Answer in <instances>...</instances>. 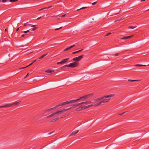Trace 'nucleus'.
Returning a JSON list of instances; mask_svg holds the SVG:
<instances>
[{"mask_svg":"<svg viewBox=\"0 0 149 149\" xmlns=\"http://www.w3.org/2000/svg\"><path fill=\"white\" fill-rule=\"evenodd\" d=\"M59 117H58V118H54V119H53L52 120V122H54V121H57V120H59Z\"/></svg>","mask_w":149,"mask_h":149,"instance_id":"412c9836","label":"nucleus"},{"mask_svg":"<svg viewBox=\"0 0 149 149\" xmlns=\"http://www.w3.org/2000/svg\"><path fill=\"white\" fill-rule=\"evenodd\" d=\"M83 97H84V96L82 97H80L79 98L75 100V102L77 101L80 100H81L82 101H84L86 100H87V98Z\"/></svg>","mask_w":149,"mask_h":149,"instance_id":"9b49d317","label":"nucleus"},{"mask_svg":"<svg viewBox=\"0 0 149 149\" xmlns=\"http://www.w3.org/2000/svg\"><path fill=\"white\" fill-rule=\"evenodd\" d=\"M114 95V94H110L109 95H105L103 97H99L98 98H97L94 100L95 101H99L100 100H102V99L103 98H106V97H113Z\"/></svg>","mask_w":149,"mask_h":149,"instance_id":"20e7f679","label":"nucleus"},{"mask_svg":"<svg viewBox=\"0 0 149 149\" xmlns=\"http://www.w3.org/2000/svg\"><path fill=\"white\" fill-rule=\"evenodd\" d=\"M42 9H41V10H42Z\"/></svg>","mask_w":149,"mask_h":149,"instance_id":"680f3d73","label":"nucleus"},{"mask_svg":"<svg viewBox=\"0 0 149 149\" xmlns=\"http://www.w3.org/2000/svg\"><path fill=\"white\" fill-rule=\"evenodd\" d=\"M75 46V45H73L70 46V47H68V48L65 49H64L63 50V51H67V50H68L69 49H71V48L74 47Z\"/></svg>","mask_w":149,"mask_h":149,"instance_id":"4468645a","label":"nucleus"},{"mask_svg":"<svg viewBox=\"0 0 149 149\" xmlns=\"http://www.w3.org/2000/svg\"><path fill=\"white\" fill-rule=\"evenodd\" d=\"M134 65L135 66H146V65H141V64H139L135 65Z\"/></svg>","mask_w":149,"mask_h":149,"instance_id":"6ab92c4d","label":"nucleus"},{"mask_svg":"<svg viewBox=\"0 0 149 149\" xmlns=\"http://www.w3.org/2000/svg\"><path fill=\"white\" fill-rule=\"evenodd\" d=\"M75 102V100H71L68 101H67L65 102L61 103L62 106L66 105V104H68L70 103H74Z\"/></svg>","mask_w":149,"mask_h":149,"instance_id":"0eeeda50","label":"nucleus"},{"mask_svg":"<svg viewBox=\"0 0 149 149\" xmlns=\"http://www.w3.org/2000/svg\"><path fill=\"white\" fill-rule=\"evenodd\" d=\"M79 63L78 62H74V63H71L68 65H65L62 68L65 67H70L72 68H74L77 67Z\"/></svg>","mask_w":149,"mask_h":149,"instance_id":"f03ea898","label":"nucleus"},{"mask_svg":"<svg viewBox=\"0 0 149 149\" xmlns=\"http://www.w3.org/2000/svg\"><path fill=\"white\" fill-rule=\"evenodd\" d=\"M94 95V94L93 93H91L84 96V97H83L87 98V99L88 98H91V97H92Z\"/></svg>","mask_w":149,"mask_h":149,"instance_id":"1a4fd4ad","label":"nucleus"},{"mask_svg":"<svg viewBox=\"0 0 149 149\" xmlns=\"http://www.w3.org/2000/svg\"><path fill=\"white\" fill-rule=\"evenodd\" d=\"M148 10H149V9H148V10H147V11H148Z\"/></svg>","mask_w":149,"mask_h":149,"instance_id":"bf43d9fd","label":"nucleus"},{"mask_svg":"<svg viewBox=\"0 0 149 149\" xmlns=\"http://www.w3.org/2000/svg\"><path fill=\"white\" fill-rule=\"evenodd\" d=\"M79 131V130H78L76 131H74L72 132L71 134L70 135V136H73L76 134L77 132H78Z\"/></svg>","mask_w":149,"mask_h":149,"instance_id":"2eb2a0df","label":"nucleus"},{"mask_svg":"<svg viewBox=\"0 0 149 149\" xmlns=\"http://www.w3.org/2000/svg\"><path fill=\"white\" fill-rule=\"evenodd\" d=\"M106 97V98H103L102 100L100 101V102L99 104H102V103H104L109 102L110 100V99H107L108 97Z\"/></svg>","mask_w":149,"mask_h":149,"instance_id":"423d86ee","label":"nucleus"},{"mask_svg":"<svg viewBox=\"0 0 149 149\" xmlns=\"http://www.w3.org/2000/svg\"><path fill=\"white\" fill-rule=\"evenodd\" d=\"M41 77V76H38L36 77H37L36 78L37 79H38V77ZM42 77H43V76H42Z\"/></svg>","mask_w":149,"mask_h":149,"instance_id":"c03bdc74","label":"nucleus"},{"mask_svg":"<svg viewBox=\"0 0 149 149\" xmlns=\"http://www.w3.org/2000/svg\"><path fill=\"white\" fill-rule=\"evenodd\" d=\"M62 27H61L59 28H57L55 29V30L56 31L58 30L59 29H61Z\"/></svg>","mask_w":149,"mask_h":149,"instance_id":"e433bc0d","label":"nucleus"},{"mask_svg":"<svg viewBox=\"0 0 149 149\" xmlns=\"http://www.w3.org/2000/svg\"><path fill=\"white\" fill-rule=\"evenodd\" d=\"M136 26H134V27H133V26H129L128 27V28L129 29H134L135 28H136Z\"/></svg>","mask_w":149,"mask_h":149,"instance_id":"b1692460","label":"nucleus"},{"mask_svg":"<svg viewBox=\"0 0 149 149\" xmlns=\"http://www.w3.org/2000/svg\"><path fill=\"white\" fill-rule=\"evenodd\" d=\"M7 1V0H2V2H5Z\"/></svg>","mask_w":149,"mask_h":149,"instance_id":"4c0bfd02","label":"nucleus"},{"mask_svg":"<svg viewBox=\"0 0 149 149\" xmlns=\"http://www.w3.org/2000/svg\"><path fill=\"white\" fill-rule=\"evenodd\" d=\"M83 50V49H81V50H79V51H76V53H79V52H81Z\"/></svg>","mask_w":149,"mask_h":149,"instance_id":"cd10ccee","label":"nucleus"},{"mask_svg":"<svg viewBox=\"0 0 149 149\" xmlns=\"http://www.w3.org/2000/svg\"><path fill=\"white\" fill-rule=\"evenodd\" d=\"M37 61V60H35L33 61L32 63H31V64H29V65H28L27 66H26V67H25L20 68V69H23L25 68H26V67H28L31 65H32L35 62Z\"/></svg>","mask_w":149,"mask_h":149,"instance_id":"ddd939ff","label":"nucleus"},{"mask_svg":"<svg viewBox=\"0 0 149 149\" xmlns=\"http://www.w3.org/2000/svg\"><path fill=\"white\" fill-rule=\"evenodd\" d=\"M76 54V52H74L72 53V54Z\"/></svg>","mask_w":149,"mask_h":149,"instance_id":"de8ad7c7","label":"nucleus"},{"mask_svg":"<svg viewBox=\"0 0 149 149\" xmlns=\"http://www.w3.org/2000/svg\"><path fill=\"white\" fill-rule=\"evenodd\" d=\"M145 0H141V2L144 1H145Z\"/></svg>","mask_w":149,"mask_h":149,"instance_id":"8fccbe9b","label":"nucleus"},{"mask_svg":"<svg viewBox=\"0 0 149 149\" xmlns=\"http://www.w3.org/2000/svg\"><path fill=\"white\" fill-rule=\"evenodd\" d=\"M36 29V28H33V29H30V30H31V31H34Z\"/></svg>","mask_w":149,"mask_h":149,"instance_id":"c85d7f7f","label":"nucleus"},{"mask_svg":"<svg viewBox=\"0 0 149 149\" xmlns=\"http://www.w3.org/2000/svg\"><path fill=\"white\" fill-rule=\"evenodd\" d=\"M33 149V148H31L29 149Z\"/></svg>","mask_w":149,"mask_h":149,"instance_id":"6e6d98bb","label":"nucleus"},{"mask_svg":"<svg viewBox=\"0 0 149 149\" xmlns=\"http://www.w3.org/2000/svg\"><path fill=\"white\" fill-rule=\"evenodd\" d=\"M52 6H49V7H47V9H49V8H52Z\"/></svg>","mask_w":149,"mask_h":149,"instance_id":"a19ab883","label":"nucleus"},{"mask_svg":"<svg viewBox=\"0 0 149 149\" xmlns=\"http://www.w3.org/2000/svg\"><path fill=\"white\" fill-rule=\"evenodd\" d=\"M66 14H64L62 16H61V17H64L65 15Z\"/></svg>","mask_w":149,"mask_h":149,"instance_id":"79ce46f5","label":"nucleus"},{"mask_svg":"<svg viewBox=\"0 0 149 149\" xmlns=\"http://www.w3.org/2000/svg\"><path fill=\"white\" fill-rule=\"evenodd\" d=\"M53 132H51V133H48V135H49L51 134L52 133H53Z\"/></svg>","mask_w":149,"mask_h":149,"instance_id":"49530a36","label":"nucleus"},{"mask_svg":"<svg viewBox=\"0 0 149 149\" xmlns=\"http://www.w3.org/2000/svg\"><path fill=\"white\" fill-rule=\"evenodd\" d=\"M29 32V30H27V31H24V33H28V32Z\"/></svg>","mask_w":149,"mask_h":149,"instance_id":"ea45409f","label":"nucleus"},{"mask_svg":"<svg viewBox=\"0 0 149 149\" xmlns=\"http://www.w3.org/2000/svg\"><path fill=\"white\" fill-rule=\"evenodd\" d=\"M26 25H27V24H24V26H26Z\"/></svg>","mask_w":149,"mask_h":149,"instance_id":"864d4df0","label":"nucleus"},{"mask_svg":"<svg viewBox=\"0 0 149 149\" xmlns=\"http://www.w3.org/2000/svg\"><path fill=\"white\" fill-rule=\"evenodd\" d=\"M111 34V33H108L106 35H105V36H108L109 35Z\"/></svg>","mask_w":149,"mask_h":149,"instance_id":"7c9ffc66","label":"nucleus"},{"mask_svg":"<svg viewBox=\"0 0 149 149\" xmlns=\"http://www.w3.org/2000/svg\"><path fill=\"white\" fill-rule=\"evenodd\" d=\"M88 108V106H84L82 107H80L78 108V109H79V110H80L81 109H84Z\"/></svg>","mask_w":149,"mask_h":149,"instance_id":"f3484780","label":"nucleus"},{"mask_svg":"<svg viewBox=\"0 0 149 149\" xmlns=\"http://www.w3.org/2000/svg\"><path fill=\"white\" fill-rule=\"evenodd\" d=\"M52 69H49L47 70V73H51L52 72H54L55 71L54 70Z\"/></svg>","mask_w":149,"mask_h":149,"instance_id":"dca6fc26","label":"nucleus"},{"mask_svg":"<svg viewBox=\"0 0 149 149\" xmlns=\"http://www.w3.org/2000/svg\"><path fill=\"white\" fill-rule=\"evenodd\" d=\"M133 36V35H132L131 36H125L123 38H121L120 39L121 40H126L130 38Z\"/></svg>","mask_w":149,"mask_h":149,"instance_id":"f8f14e48","label":"nucleus"},{"mask_svg":"<svg viewBox=\"0 0 149 149\" xmlns=\"http://www.w3.org/2000/svg\"><path fill=\"white\" fill-rule=\"evenodd\" d=\"M37 26V25H33L31 26V27L33 28H35V27L36 26Z\"/></svg>","mask_w":149,"mask_h":149,"instance_id":"473e14b6","label":"nucleus"},{"mask_svg":"<svg viewBox=\"0 0 149 149\" xmlns=\"http://www.w3.org/2000/svg\"><path fill=\"white\" fill-rule=\"evenodd\" d=\"M118 13H117L116 14V15H117V14H118Z\"/></svg>","mask_w":149,"mask_h":149,"instance_id":"e2e57ef3","label":"nucleus"},{"mask_svg":"<svg viewBox=\"0 0 149 149\" xmlns=\"http://www.w3.org/2000/svg\"><path fill=\"white\" fill-rule=\"evenodd\" d=\"M87 7H82L81 8H80V9H77V11H79V10H81V9H85V8H87Z\"/></svg>","mask_w":149,"mask_h":149,"instance_id":"a878e982","label":"nucleus"},{"mask_svg":"<svg viewBox=\"0 0 149 149\" xmlns=\"http://www.w3.org/2000/svg\"><path fill=\"white\" fill-rule=\"evenodd\" d=\"M119 55V54L118 53H116L114 55H114L116 56H117Z\"/></svg>","mask_w":149,"mask_h":149,"instance_id":"72a5a7b5","label":"nucleus"},{"mask_svg":"<svg viewBox=\"0 0 149 149\" xmlns=\"http://www.w3.org/2000/svg\"><path fill=\"white\" fill-rule=\"evenodd\" d=\"M37 80V79H33V80Z\"/></svg>","mask_w":149,"mask_h":149,"instance_id":"4d7b16f0","label":"nucleus"},{"mask_svg":"<svg viewBox=\"0 0 149 149\" xmlns=\"http://www.w3.org/2000/svg\"><path fill=\"white\" fill-rule=\"evenodd\" d=\"M81 104V103H80L74 104L73 106L74 107H76L79 106Z\"/></svg>","mask_w":149,"mask_h":149,"instance_id":"aec40b11","label":"nucleus"},{"mask_svg":"<svg viewBox=\"0 0 149 149\" xmlns=\"http://www.w3.org/2000/svg\"><path fill=\"white\" fill-rule=\"evenodd\" d=\"M87 102V104H88L90 103L91 102V101H88Z\"/></svg>","mask_w":149,"mask_h":149,"instance_id":"58836bf2","label":"nucleus"},{"mask_svg":"<svg viewBox=\"0 0 149 149\" xmlns=\"http://www.w3.org/2000/svg\"><path fill=\"white\" fill-rule=\"evenodd\" d=\"M81 103V104H87V102H82Z\"/></svg>","mask_w":149,"mask_h":149,"instance_id":"2f4dec72","label":"nucleus"},{"mask_svg":"<svg viewBox=\"0 0 149 149\" xmlns=\"http://www.w3.org/2000/svg\"><path fill=\"white\" fill-rule=\"evenodd\" d=\"M27 74V75L29 74V73H28Z\"/></svg>","mask_w":149,"mask_h":149,"instance_id":"13d9d810","label":"nucleus"},{"mask_svg":"<svg viewBox=\"0 0 149 149\" xmlns=\"http://www.w3.org/2000/svg\"><path fill=\"white\" fill-rule=\"evenodd\" d=\"M147 66H149V64L148 65H147Z\"/></svg>","mask_w":149,"mask_h":149,"instance_id":"052dcab7","label":"nucleus"},{"mask_svg":"<svg viewBox=\"0 0 149 149\" xmlns=\"http://www.w3.org/2000/svg\"><path fill=\"white\" fill-rule=\"evenodd\" d=\"M95 104L94 105V106H97L100 104H100L99 103L100 102V101H95Z\"/></svg>","mask_w":149,"mask_h":149,"instance_id":"a211bd4d","label":"nucleus"},{"mask_svg":"<svg viewBox=\"0 0 149 149\" xmlns=\"http://www.w3.org/2000/svg\"><path fill=\"white\" fill-rule=\"evenodd\" d=\"M123 18L119 19L115 21L114 22H117V21H120L121 20H123Z\"/></svg>","mask_w":149,"mask_h":149,"instance_id":"bb28decb","label":"nucleus"},{"mask_svg":"<svg viewBox=\"0 0 149 149\" xmlns=\"http://www.w3.org/2000/svg\"><path fill=\"white\" fill-rule=\"evenodd\" d=\"M28 76H29V75H26V76L24 77V79H25Z\"/></svg>","mask_w":149,"mask_h":149,"instance_id":"37998d69","label":"nucleus"},{"mask_svg":"<svg viewBox=\"0 0 149 149\" xmlns=\"http://www.w3.org/2000/svg\"><path fill=\"white\" fill-rule=\"evenodd\" d=\"M39 59H39V58H38L36 60H37V61H39Z\"/></svg>","mask_w":149,"mask_h":149,"instance_id":"3c124183","label":"nucleus"},{"mask_svg":"<svg viewBox=\"0 0 149 149\" xmlns=\"http://www.w3.org/2000/svg\"><path fill=\"white\" fill-rule=\"evenodd\" d=\"M5 31L6 32H7L8 31V30L7 29H5Z\"/></svg>","mask_w":149,"mask_h":149,"instance_id":"a18cd8bd","label":"nucleus"},{"mask_svg":"<svg viewBox=\"0 0 149 149\" xmlns=\"http://www.w3.org/2000/svg\"><path fill=\"white\" fill-rule=\"evenodd\" d=\"M61 106H62V104H61V103H60L58 105H56V106H55V107H54L53 108H52L51 109H47V112H49L50 111L53 110L55 108H57L58 107H59Z\"/></svg>","mask_w":149,"mask_h":149,"instance_id":"9d476101","label":"nucleus"},{"mask_svg":"<svg viewBox=\"0 0 149 149\" xmlns=\"http://www.w3.org/2000/svg\"><path fill=\"white\" fill-rule=\"evenodd\" d=\"M47 55V54H44L43 55H42L39 58V59H41L42 58H43L44 57H45L46 55Z\"/></svg>","mask_w":149,"mask_h":149,"instance_id":"4be33fe9","label":"nucleus"},{"mask_svg":"<svg viewBox=\"0 0 149 149\" xmlns=\"http://www.w3.org/2000/svg\"><path fill=\"white\" fill-rule=\"evenodd\" d=\"M140 80H132V79H128V81H139Z\"/></svg>","mask_w":149,"mask_h":149,"instance_id":"5701e85b","label":"nucleus"},{"mask_svg":"<svg viewBox=\"0 0 149 149\" xmlns=\"http://www.w3.org/2000/svg\"><path fill=\"white\" fill-rule=\"evenodd\" d=\"M97 3V1H95V2H93V3H92V4L93 5H94L95 4H96Z\"/></svg>","mask_w":149,"mask_h":149,"instance_id":"c9c22d12","label":"nucleus"},{"mask_svg":"<svg viewBox=\"0 0 149 149\" xmlns=\"http://www.w3.org/2000/svg\"><path fill=\"white\" fill-rule=\"evenodd\" d=\"M84 56L83 55H82L78 57H76L72 59V60L75 62H77L79 61Z\"/></svg>","mask_w":149,"mask_h":149,"instance_id":"39448f33","label":"nucleus"},{"mask_svg":"<svg viewBox=\"0 0 149 149\" xmlns=\"http://www.w3.org/2000/svg\"><path fill=\"white\" fill-rule=\"evenodd\" d=\"M126 112H124L123 113H120V114H118V115H120V116H121V115H122L124 113H125Z\"/></svg>","mask_w":149,"mask_h":149,"instance_id":"c756f323","label":"nucleus"},{"mask_svg":"<svg viewBox=\"0 0 149 149\" xmlns=\"http://www.w3.org/2000/svg\"><path fill=\"white\" fill-rule=\"evenodd\" d=\"M21 101L19 102H15L11 104H6L4 106H0V108L8 107H12L13 106L17 105L20 103Z\"/></svg>","mask_w":149,"mask_h":149,"instance_id":"7ed1b4c3","label":"nucleus"},{"mask_svg":"<svg viewBox=\"0 0 149 149\" xmlns=\"http://www.w3.org/2000/svg\"><path fill=\"white\" fill-rule=\"evenodd\" d=\"M41 17H38V18L37 19H40V18Z\"/></svg>","mask_w":149,"mask_h":149,"instance_id":"09e8293b","label":"nucleus"},{"mask_svg":"<svg viewBox=\"0 0 149 149\" xmlns=\"http://www.w3.org/2000/svg\"><path fill=\"white\" fill-rule=\"evenodd\" d=\"M19 30V28H18L17 29L16 31H18Z\"/></svg>","mask_w":149,"mask_h":149,"instance_id":"5fc2aeb1","label":"nucleus"},{"mask_svg":"<svg viewBox=\"0 0 149 149\" xmlns=\"http://www.w3.org/2000/svg\"><path fill=\"white\" fill-rule=\"evenodd\" d=\"M69 58H67L63 59L61 61L57 62V64L58 65L63 64L68 62Z\"/></svg>","mask_w":149,"mask_h":149,"instance_id":"6e6552de","label":"nucleus"},{"mask_svg":"<svg viewBox=\"0 0 149 149\" xmlns=\"http://www.w3.org/2000/svg\"><path fill=\"white\" fill-rule=\"evenodd\" d=\"M24 36V35L23 34V35H22V36H21L22 37H23Z\"/></svg>","mask_w":149,"mask_h":149,"instance_id":"603ef678","label":"nucleus"},{"mask_svg":"<svg viewBox=\"0 0 149 149\" xmlns=\"http://www.w3.org/2000/svg\"><path fill=\"white\" fill-rule=\"evenodd\" d=\"M18 0H10V2L13 3V2H15L18 1Z\"/></svg>","mask_w":149,"mask_h":149,"instance_id":"393cba45","label":"nucleus"},{"mask_svg":"<svg viewBox=\"0 0 149 149\" xmlns=\"http://www.w3.org/2000/svg\"><path fill=\"white\" fill-rule=\"evenodd\" d=\"M94 105L93 104H91V105H88V108L90 107H92Z\"/></svg>","mask_w":149,"mask_h":149,"instance_id":"f704fd0d","label":"nucleus"},{"mask_svg":"<svg viewBox=\"0 0 149 149\" xmlns=\"http://www.w3.org/2000/svg\"><path fill=\"white\" fill-rule=\"evenodd\" d=\"M1 1V0H0V2Z\"/></svg>","mask_w":149,"mask_h":149,"instance_id":"0e129e2a","label":"nucleus"},{"mask_svg":"<svg viewBox=\"0 0 149 149\" xmlns=\"http://www.w3.org/2000/svg\"><path fill=\"white\" fill-rule=\"evenodd\" d=\"M71 108V107H70V108L67 109H63V110H60L59 111H57L56 112H55L54 113H52V114H51L50 115L47 116V118H50L51 117H52L54 116L56 114H61L62 113H63L66 111H67V110H69Z\"/></svg>","mask_w":149,"mask_h":149,"instance_id":"f257e3e1","label":"nucleus"}]
</instances>
